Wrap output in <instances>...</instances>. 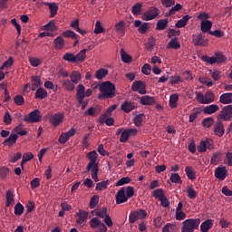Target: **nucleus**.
<instances>
[{
    "mask_svg": "<svg viewBox=\"0 0 232 232\" xmlns=\"http://www.w3.org/2000/svg\"><path fill=\"white\" fill-rule=\"evenodd\" d=\"M209 73L215 81H220V79H222V72L218 70H210Z\"/></svg>",
    "mask_w": 232,
    "mask_h": 232,
    "instance_id": "43",
    "label": "nucleus"
},
{
    "mask_svg": "<svg viewBox=\"0 0 232 232\" xmlns=\"http://www.w3.org/2000/svg\"><path fill=\"white\" fill-rule=\"evenodd\" d=\"M100 94L98 99L104 101L106 99H113L115 97V85L111 82H104L99 86Z\"/></svg>",
    "mask_w": 232,
    "mask_h": 232,
    "instance_id": "2",
    "label": "nucleus"
},
{
    "mask_svg": "<svg viewBox=\"0 0 232 232\" xmlns=\"http://www.w3.org/2000/svg\"><path fill=\"white\" fill-rule=\"evenodd\" d=\"M76 131L75 129L72 128L69 131L62 133L58 140L60 144H66L70 138L75 135Z\"/></svg>",
    "mask_w": 232,
    "mask_h": 232,
    "instance_id": "12",
    "label": "nucleus"
},
{
    "mask_svg": "<svg viewBox=\"0 0 232 232\" xmlns=\"http://www.w3.org/2000/svg\"><path fill=\"white\" fill-rule=\"evenodd\" d=\"M88 215L89 213L86 210H80L79 213H77V219L76 222L78 224H84L88 220Z\"/></svg>",
    "mask_w": 232,
    "mask_h": 232,
    "instance_id": "25",
    "label": "nucleus"
},
{
    "mask_svg": "<svg viewBox=\"0 0 232 232\" xmlns=\"http://www.w3.org/2000/svg\"><path fill=\"white\" fill-rule=\"evenodd\" d=\"M109 180L102 181L96 184V191H102V189H106L108 188Z\"/></svg>",
    "mask_w": 232,
    "mask_h": 232,
    "instance_id": "55",
    "label": "nucleus"
},
{
    "mask_svg": "<svg viewBox=\"0 0 232 232\" xmlns=\"http://www.w3.org/2000/svg\"><path fill=\"white\" fill-rule=\"evenodd\" d=\"M131 182V178L123 177L116 182V186H124V184H130Z\"/></svg>",
    "mask_w": 232,
    "mask_h": 232,
    "instance_id": "59",
    "label": "nucleus"
},
{
    "mask_svg": "<svg viewBox=\"0 0 232 232\" xmlns=\"http://www.w3.org/2000/svg\"><path fill=\"white\" fill-rule=\"evenodd\" d=\"M214 123H215V120L211 117L205 118L202 121V125L204 126V128H211V125Z\"/></svg>",
    "mask_w": 232,
    "mask_h": 232,
    "instance_id": "53",
    "label": "nucleus"
},
{
    "mask_svg": "<svg viewBox=\"0 0 232 232\" xmlns=\"http://www.w3.org/2000/svg\"><path fill=\"white\" fill-rule=\"evenodd\" d=\"M196 99L199 104H211V102H215V93L211 91L207 92L205 94L199 92L197 94Z\"/></svg>",
    "mask_w": 232,
    "mask_h": 232,
    "instance_id": "4",
    "label": "nucleus"
},
{
    "mask_svg": "<svg viewBox=\"0 0 232 232\" xmlns=\"http://www.w3.org/2000/svg\"><path fill=\"white\" fill-rule=\"evenodd\" d=\"M152 196L158 198V200H160L163 197H166V194H164V190L162 188H157L152 192Z\"/></svg>",
    "mask_w": 232,
    "mask_h": 232,
    "instance_id": "45",
    "label": "nucleus"
},
{
    "mask_svg": "<svg viewBox=\"0 0 232 232\" xmlns=\"http://www.w3.org/2000/svg\"><path fill=\"white\" fill-rule=\"evenodd\" d=\"M177 225L173 224V223H167L163 228H162V232H177Z\"/></svg>",
    "mask_w": 232,
    "mask_h": 232,
    "instance_id": "38",
    "label": "nucleus"
},
{
    "mask_svg": "<svg viewBox=\"0 0 232 232\" xmlns=\"http://www.w3.org/2000/svg\"><path fill=\"white\" fill-rule=\"evenodd\" d=\"M63 61H67V63H76L75 54H73L72 53H66L63 56Z\"/></svg>",
    "mask_w": 232,
    "mask_h": 232,
    "instance_id": "47",
    "label": "nucleus"
},
{
    "mask_svg": "<svg viewBox=\"0 0 232 232\" xmlns=\"http://www.w3.org/2000/svg\"><path fill=\"white\" fill-rule=\"evenodd\" d=\"M225 131L226 130H224V124L222 123V121H220V120H218V121L216 122V124L214 126L215 135H217V137H223Z\"/></svg>",
    "mask_w": 232,
    "mask_h": 232,
    "instance_id": "15",
    "label": "nucleus"
},
{
    "mask_svg": "<svg viewBox=\"0 0 232 232\" xmlns=\"http://www.w3.org/2000/svg\"><path fill=\"white\" fill-rule=\"evenodd\" d=\"M220 157H222V153H220V152L214 153L210 160V164H212L213 166H217V164H218V162H220Z\"/></svg>",
    "mask_w": 232,
    "mask_h": 232,
    "instance_id": "42",
    "label": "nucleus"
},
{
    "mask_svg": "<svg viewBox=\"0 0 232 232\" xmlns=\"http://www.w3.org/2000/svg\"><path fill=\"white\" fill-rule=\"evenodd\" d=\"M132 92H138L140 95H146V85L142 81H135L131 85Z\"/></svg>",
    "mask_w": 232,
    "mask_h": 232,
    "instance_id": "11",
    "label": "nucleus"
},
{
    "mask_svg": "<svg viewBox=\"0 0 232 232\" xmlns=\"http://www.w3.org/2000/svg\"><path fill=\"white\" fill-rule=\"evenodd\" d=\"M24 211V207L23 206V204L17 203L14 206V215H16L17 217H21V215H23Z\"/></svg>",
    "mask_w": 232,
    "mask_h": 232,
    "instance_id": "48",
    "label": "nucleus"
},
{
    "mask_svg": "<svg viewBox=\"0 0 232 232\" xmlns=\"http://www.w3.org/2000/svg\"><path fill=\"white\" fill-rule=\"evenodd\" d=\"M70 79L74 85L79 84V82H81V79H82L81 72H79L78 71H72L70 75Z\"/></svg>",
    "mask_w": 232,
    "mask_h": 232,
    "instance_id": "30",
    "label": "nucleus"
},
{
    "mask_svg": "<svg viewBox=\"0 0 232 232\" xmlns=\"http://www.w3.org/2000/svg\"><path fill=\"white\" fill-rule=\"evenodd\" d=\"M200 226V218H188L182 222L181 232H195Z\"/></svg>",
    "mask_w": 232,
    "mask_h": 232,
    "instance_id": "3",
    "label": "nucleus"
},
{
    "mask_svg": "<svg viewBox=\"0 0 232 232\" xmlns=\"http://www.w3.org/2000/svg\"><path fill=\"white\" fill-rule=\"evenodd\" d=\"M54 48L55 50H63L64 48V38L63 36H58L54 39Z\"/></svg>",
    "mask_w": 232,
    "mask_h": 232,
    "instance_id": "34",
    "label": "nucleus"
},
{
    "mask_svg": "<svg viewBox=\"0 0 232 232\" xmlns=\"http://www.w3.org/2000/svg\"><path fill=\"white\" fill-rule=\"evenodd\" d=\"M62 86L66 90V92H73V90H75V85L72 80H62Z\"/></svg>",
    "mask_w": 232,
    "mask_h": 232,
    "instance_id": "26",
    "label": "nucleus"
},
{
    "mask_svg": "<svg viewBox=\"0 0 232 232\" xmlns=\"http://www.w3.org/2000/svg\"><path fill=\"white\" fill-rule=\"evenodd\" d=\"M219 102H221V104H232V92H225L221 94Z\"/></svg>",
    "mask_w": 232,
    "mask_h": 232,
    "instance_id": "24",
    "label": "nucleus"
},
{
    "mask_svg": "<svg viewBox=\"0 0 232 232\" xmlns=\"http://www.w3.org/2000/svg\"><path fill=\"white\" fill-rule=\"evenodd\" d=\"M213 27V23L209 20H203L201 22L200 29L203 34H209L211 28Z\"/></svg>",
    "mask_w": 232,
    "mask_h": 232,
    "instance_id": "21",
    "label": "nucleus"
},
{
    "mask_svg": "<svg viewBox=\"0 0 232 232\" xmlns=\"http://www.w3.org/2000/svg\"><path fill=\"white\" fill-rule=\"evenodd\" d=\"M85 92L86 89L84 88V85L79 84L77 86L76 99L78 102H82V101H84Z\"/></svg>",
    "mask_w": 232,
    "mask_h": 232,
    "instance_id": "18",
    "label": "nucleus"
},
{
    "mask_svg": "<svg viewBox=\"0 0 232 232\" xmlns=\"http://www.w3.org/2000/svg\"><path fill=\"white\" fill-rule=\"evenodd\" d=\"M192 44L194 46H203L206 47L209 44V40L206 39V34L199 33L198 34L192 35Z\"/></svg>",
    "mask_w": 232,
    "mask_h": 232,
    "instance_id": "5",
    "label": "nucleus"
},
{
    "mask_svg": "<svg viewBox=\"0 0 232 232\" xmlns=\"http://www.w3.org/2000/svg\"><path fill=\"white\" fill-rule=\"evenodd\" d=\"M128 202V197L126 196V189L121 188L116 194V204H124Z\"/></svg>",
    "mask_w": 232,
    "mask_h": 232,
    "instance_id": "13",
    "label": "nucleus"
},
{
    "mask_svg": "<svg viewBox=\"0 0 232 232\" xmlns=\"http://www.w3.org/2000/svg\"><path fill=\"white\" fill-rule=\"evenodd\" d=\"M137 106H135L134 102L125 101L121 106V110L124 111V113H130V111H133Z\"/></svg>",
    "mask_w": 232,
    "mask_h": 232,
    "instance_id": "17",
    "label": "nucleus"
},
{
    "mask_svg": "<svg viewBox=\"0 0 232 232\" xmlns=\"http://www.w3.org/2000/svg\"><path fill=\"white\" fill-rule=\"evenodd\" d=\"M220 108L217 104H211L204 107L203 113L205 115H213V113H217Z\"/></svg>",
    "mask_w": 232,
    "mask_h": 232,
    "instance_id": "20",
    "label": "nucleus"
},
{
    "mask_svg": "<svg viewBox=\"0 0 232 232\" xmlns=\"http://www.w3.org/2000/svg\"><path fill=\"white\" fill-rule=\"evenodd\" d=\"M142 12V4H136L132 6V14L133 15H139Z\"/></svg>",
    "mask_w": 232,
    "mask_h": 232,
    "instance_id": "58",
    "label": "nucleus"
},
{
    "mask_svg": "<svg viewBox=\"0 0 232 232\" xmlns=\"http://www.w3.org/2000/svg\"><path fill=\"white\" fill-rule=\"evenodd\" d=\"M63 37H66L68 39H78L79 35L75 34V32L72 30L65 31L62 34Z\"/></svg>",
    "mask_w": 232,
    "mask_h": 232,
    "instance_id": "44",
    "label": "nucleus"
},
{
    "mask_svg": "<svg viewBox=\"0 0 232 232\" xmlns=\"http://www.w3.org/2000/svg\"><path fill=\"white\" fill-rule=\"evenodd\" d=\"M140 102L142 106H153L155 104V98L145 95L140 98Z\"/></svg>",
    "mask_w": 232,
    "mask_h": 232,
    "instance_id": "23",
    "label": "nucleus"
},
{
    "mask_svg": "<svg viewBox=\"0 0 232 232\" xmlns=\"http://www.w3.org/2000/svg\"><path fill=\"white\" fill-rule=\"evenodd\" d=\"M76 63H84L86 60V49H82L77 55H75Z\"/></svg>",
    "mask_w": 232,
    "mask_h": 232,
    "instance_id": "36",
    "label": "nucleus"
},
{
    "mask_svg": "<svg viewBox=\"0 0 232 232\" xmlns=\"http://www.w3.org/2000/svg\"><path fill=\"white\" fill-rule=\"evenodd\" d=\"M101 113V107H91L84 111V115H90V117H95Z\"/></svg>",
    "mask_w": 232,
    "mask_h": 232,
    "instance_id": "31",
    "label": "nucleus"
},
{
    "mask_svg": "<svg viewBox=\"0 0 232 232\" xmlns=\"http://www.w3.org/2000/svg\"><path fill=\"white\" fill-rule=\"evenodd\" d=\"M10 173V169L6 167H3L0 169V178L5 179L8 177V174Z\"/></svg>",
    "mask_w": 232,
    "mask_h": 232,
    "instance_id": "62",
    "label": "nucleus"
},
{
    "mask_svg": "<svg viewBox=\"0 0 232 232\" xmlns=\"http://www.w3.org/2000/svg\"><path fill=\"white\" fill-rule=\"evenodd\" d=\"M87 159L90 162L88 163L86 169L87 171H91V177L94 182H99V163H97L99 154H97V151L92 150L87 153Z\"/></svg>",
    "mask_w": 232,
    "mask_h": 232,
    "instance_id": "1",
    "label": "nucleus"
},
{
    "mask_svg": "<svg viewBox=\"0 0 232 232\" xmlns=\"http://www.w3.org/2000/svg\"><path fill=\"white\" fill-rule=\"evenodd\" d=\"M185 173L189 180H195L197 179V172L190 166L186 167Z\"/></svg>",
    "mask_w": 232,
    "mask_h": 232,
    "instance_id": "33",
    "label": "nucleus"
},
{
    "mask_svg": "<svg viewBox=\"0 0 232 232\" xmlns=\"http://www.w3.org/2000/svg\"><path fill=\"white\" fill-rule=\"evenodd\" d=\"M106 75H108V70L106 69H100L98 71H96L95 72V77L96 79H104V77H106Z\"/></svg>",
    "mask_w": 232,
    "mask_h": 232,
    "instance_id": "49",
    "label": "nucleus"
},
{
    "mask_svg": "<svg viewBox=\"0 0 232 232\" xmlns=\"http://www.w3.org/2000/svg\"><path fill=\"white\" fill-rule=\"evenodd\" d=\"M46 97H48V92L44 88L39 87L35 92L34 99L43 100L46 99Z\"/></svg>",
    "mask_w": 232,
    "mask_h": 232,
    "instance_id": "28",
    "label": "nucleus"
},
{
    "mask_svg": "<svg viewBox=\"0 0 232 232\" xmlns=\"http://www.w3.org/2000/svg\"><path fill=\"white\" fill-rule=\"evenodd\" d=\"M44 5L45 6H49V10L51 12V17H55L57 15L59 5H57L55 2L53 3L44 2Z\"/></svg>",
    "mask_w": 232,
    "mask_h": 232,
    "instance_id": "22",
    "label": "nucleus"
},
{
    "mask_svg": "<svg viewBox=\"0 0 232 232\" xmlns=\"http://www.w3.org/2000/svg\"><path fill=\"white\" fill-rule=\"evenodd\" d=\"M160 14V10L157 7H150L148 11L144 12L141 15L142 21H153Z\"/></svg>",
    "mask_w": 232,
    "mask_h": 232,
    "instance_id": "6",
    "label": "nucleus"
},
{
    "mask_svg": "<svg viewBox=\"0 0 232 232\" xmlns=\"http://www.w3.org/2000/svg\"><path fill=\"white\" fill-rule=\"evenodd\" d=\"M225 164L227 166H232V152H227L226 154L225 160H224Z\"/></svg>",
    "mask_w": 232,
    "mask_h": 232,
    "instance_id": "64",
    "label": "nucleus"
},
{
    "mask_svg": "<svg viewBox=\"0 0 232 232\" xmlns=\"http://www.w3.org/2000/svg\"><path fill=\"white\" fill-rule=\"evenodd\" d=\"M193 113L189 115V122H195V119L202 112L201 109H193Z\"/></svg>",
    "mask_w": 232,
    "mask_h": 232,
    "instance_id": "56",
    "label": "nucleus"
},
{
    "mask_svg": "<svg viewBox=\"0 0 232 232\" xmlns=\"http://www.w3.org/2000/svg\"><path fill=\"white\" fill-rule=\"evenodd\" d=\"M31 90L32 92H35L37 88H40V86H43V81H41V77L38 75H34L31 77Z\"/></svg>",
    "mask_w": 232,
    "mask_h": 232,
    "instance_id": "16",
    "label": "nucleus"
},
{
    "mask_svg": "<svg viewBox=\"0 0 232 232\" xmlns=\"http://www.w3.org/2000/svg\"><path fill=\"white\" fill-rule=\"evenodd\" d=\"M99 204V196L94 195L92 197L91 201H90V208L91 209H95V206Z\"/></svg>",
    "mask_w": 232,
    "mask_h": 232,
    "instance_id": "57",
    "label": "nucleus"
},
{
    "mask_svg": "<svg viewBox=\"0 0 232 232\" xmlns=\"http://www.w3.org/2000/svg\"><path fill=\"white\" fill-rule=\"evenodd\" d=\"M130 139V134L128 133V130L125 129L121 134V138H120V142H128V140Z\"/></svg>",
    "mask_w": 232,
    "mask_h": 232,
    "instance_id": "61",
    "label": "nucleus"
},
{
    "mask_svg": "<svg viewBox=\"0 0 232 232\" xmlns=\"http://www.w3.org/2000/svg\"><path fill=\"white\" fill-rule=\"evenodd\" d=\"M49 122L53 126V128H57V126L64 122V113L57 112L53 114L49 119Z\"/></svg>",
    "mask_w": 232,
    "mask_h": 232,
    "instance_id": "10",
    "label": "nucleus"
},
{
    "mask_svg": "<svg viewBox=\"0 0 232 232\" xmlns=\"http://www.w3.org/2000/svg\"><path fill=\"white\" fill-rule=\"evenodd\" d=\"M142 121H144V113L137 114L133 119V122L137 128L142 126Z\"/></svg>",
    "mask_w": 232,
    "mask_h": 232,
    "instance_id": "41",
    "label": "nucleus"
},
{
    "mask_svg": "<svg viewBox=\"0 0 232 232\" xmlns=\"http://www.w3.org/2000/svg\"><path fill=\"white\" fill-rule=\"evenodd\" d=\"M179 102V94H172L169 97L170 108H177V102Z\"/></svg>",
    "mask_w": 232,
    "mask_h": 232,
    "instance_id": "50",
    "label": "nucleus"
},
{
    "mask_svg": "<svg viewBox=\"0 0 232 232\" xmlns=\"http://www.w3.org/2000/svg\"><path fill=\"white\" fill-rule=\"evenodd\" d=\"M147 215L148 213L146 212V210L142 208L134 210L130 212L129 216V222L130 224H135V222H137V220H140V218H146Z\"/></svg>",
    "mask_w": 232,
    "mask_h": 232,
    "instance_id": "7",
    "label": "nucleus"
},
{
    "mask_svg": "<svg viewBox=\"0 0 232 232\" xmlns=\"http://www.w3.org/2000/svg\"><path fill=\"white\" fill-rule=\"evenodd\" d=\"M135 195V188L131 186H128L125 189V196H127V198H131Z\"/></svg>",
    "mask_w": 232,
    "mask_h": 232,
    "instance_id": "60",
    "label": "nucleus"
},
{
    "mask_svg": "<svg viewBox=\"0 0 232 232\" xmlns=\"http://www.w3.org/2000/svg\"><path fill=\"white\" fill-rule=\"evenodd\" d=\"M115 32L118 34V35H124L126 33V23L124 21H120L114 25Z\"/></svg>",
    "mask_w": 232,
    "mask_h": 232,
    "instance_id": "19",
    "label": "nucleus"
},
{
    "mask_svg": "<svg viewBox=\"0 0 232 232\" xmlns=\"http://www.w3.org/2000/svg\"><path fill=\"white\" fill-rule=\"evenodd\" d=\"M232 119V105H227L223 108V110L218 115V120L223 121H231Z\"/></svg>",
    "mask_w": 232,
    "mask_h": 232,
    "instance_id": "9",
    "label": "nucleus"
},
{
    "mask_svg": "<svg viewBox=\"0 0 232 232\" xmlns=\"http://www.w3.org/2000/svg\"><path fill=\"white\" fill-rule=\"evenodd\" d=\"M167 48H168V50H169L171 48L173 50H179L180 48V43H179V38H177V37L172 38L169 42Z\"/></svg>",
    "mask_w": 232,
    "mask_h": 232,
    "instance_id": "29",
    "label": "nucleus"
},
{
    "mask_svg": "<svg viewBox=\"0 0 232 232\" xmlns=\"http://www.w3.org/2000/svg\"><path fill=\"white\" fill-rule=\"evenodd\" d=\"M155 46V38L150 37L147 44H145V48L151 52L153 50V47Z\"/></svg>",
    "mask_w": 232,
    "mask_h": 232,
    "instance_id": "63",
    "label": "nucleus"
},
{
    "mask_svg": "<svg viewBox=\"0 0 232 232\" xmlns=\"http://www.w3.org/2000/svg\"><path fill=\"white\" fill-rule=\"evenodd\" d=\"M211 227H213V219H207L201 223L200 231L208 232L209 229H211Z\"/></svg>",
    "mask_w": 232,
    "mask_h": 232,
    "instance_id": "27",
    "label": "nucleus"
},
{
    "mask_svg": "<svg viewBox=\"0 0 232 232\" xmlns=\"http://www.w3.org/2000/svg\"><path fill=\"white\" fill-rule=\"evenodd\" d=\"M170 181L174 184H182V179H180V175H179V173H172L170 175Z\"/></svg>",
    "mask_w": 232,
    "mask_h": 232,
    "instance_id": "54",
    "label": "nucleus"
},
{
    "mask_svg": "<svg viewBox=\"0 0 232 232\" xmlns=\"http://www.w3.org/2000/svg\"><path fill=\"white\" fill-rule=\"evenodd\" d=\"M208 144H209V140L201 141L198 147V153H205V151H207V150H208Z\"/></svg>",
    "mask_w": 232,
    "mask_h": 232,
    "instance_id": "52",
    "label": "nucleus"
},
{
    "mask_svg": "<svg viewBox=\"0 0 232 232\" xmlns=\"http://www.w3.org/2000/svg\"><path fill=\"white\" fill-rule=\"evenodd\" d=\"M92 229H97L102 224V222L101 221V219H99V218H92L90 222H89Z\"/></svg>",
    "mask_w": 232,
    "mask_h": 232,
    "instance_id": "39",
    "label": "nucleus"
},
{
    "mask_svg": "<svg viewBox=\"0 0 232 232\" xmlns=\"http://www.w3.org/2000/svg\"><path fill=\"white\" fill-rule=\"evenodd\" d=\"M96 217H99L100 218H106L108 217V208H102L96 211Z\"/></svg>",
    "mask_w": 232,
    "mask_h": 232,
    "instance_id": "51",
    "label": "nucleus"
},
{
    "mask_svg": "<svg viewBox=\"0 0 232 232\" xmlns=\"http://www.w3.org/2000/svg\"><path fill=\"white\" fill-rule=\"evenodd\" d=\"M43 116L41 115V111L38 109L31 111L28 115H25L24 118V122H29L33 124L34 122H40Z\"/></svg>",
    "mask_w": 232,
    "mask_h": 232,
    "instance_id": "8",
    "label": "nucleus"
},
{
    "mask_svg": "<svg viewBox=\"0 0 232 232\" xmlns=\"http://www.w3.org/2000/svg\"><path fill=\"white\" fill-rule=\"evenodd\" d=\"M121 61L123 63H131V61H132L131 55H130L126 52H124V49L121 50Z\"/></svg>",
    "mask_w": 232,
    "mask_h": 232,
    "instance_id": "46",
    "label": "nucleus"
},
{
    "mask_svg": "<svg viewBox=\"0 0 232 232\" xmlns=\"http://www.w3.org/2000/svg\"><path fill=\"white\" fill-rule=\"evenodd\" d=\"M215 177L218 179V180H226L227 177V169L226 167H218L215 169Z\"/></svg>",
    "mask_w": 232,
    "mask_h": 232,
    "instance_id": "14",
    "label": "nucleus"
},
{
    "mask_svg": "<svg viewBox=\"0 0 232 232\" xmlns=\"http://www.w3.org/2000/svg\"><path fill=\"white\" fill-rule=\"evenodd\" d=\"M187 195L188 198L193 200L197 198V195H198V193L195 191V188H193V185H190L187 187Z\"/></svg>",
    "mask_w": 232,
    "mask_h": 232,
    "instance_id": "37",
    "label": "nucleus"
},
{
    "mask_svg": "<svg viewBox=\"0 0 232 232\" xmlns=\"http://www.w3.org/2000/svg\"><path fill=\"white\" fill-rule=\"evenodd\" d=\"M17 142V134H11L9 138H7L4 144H8L9 146H14Z\"/></svg>",
    "mask_w": 232,
    "mask_h": 232,
    "instance_id": "40",
    "label": "nucleus"
},
{
    "mask_svg": "<svg viewBox=\"0 0 232 232\" xmlns=\"http://www.w3.org/2000/svg\"><path fill=\"white\" fill-rule=\"evenodd\" d=\"M168 23H169L168 19L159 20L156 24V30H160V31L166 30V28H168Z\"/></svg>",
    "mask_w": 232,
    "mask_h": 232,
    "instance_id": "35",
    "label": "nucleus"
},
{
    "mask_svg": "<svg viewBox=\"0 0 232 232\" xmlns=\"http://www.w3.org/2000/svg\"><path fill=\"white\" fill-rule=\"evenodd\" d=\"M5 206L6 208H10V206H12V204H14V192H12V190H7L5 192Z\"/></svg>",
    "mask_w": 232,
    "mask_h": 232,
    "instance_id": "32",
    "label": "nucleus"
}]
</instances>
